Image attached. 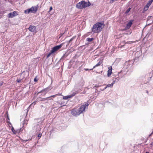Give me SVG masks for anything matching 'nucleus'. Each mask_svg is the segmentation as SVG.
I'll use <instances>...</instances> for the list:
<instances>
[{"mask_svg":"<svg viewBox=\"0 0 153 153\" xmlns=\"http://www.w3.org/2000/svg\"><path fill=\"white\" fill-rule=\"evenodd\" d=\"M22 79H17L16 80V81L17 82L20 83V82H22Z\"/></svg>","mask_w":153,"mask_h":153,"instance_id":"nucleus-20","label":"nucleus"},{"mask_svg":"<svg viewBox=\"0 0 153 153\" xmlns=\"http://www.w3.org/2000/svg\"><path fill=\"white\" fill-rule=\"evenodd\" d=\"M3 84V82H0V87Z\"/></svg>","mask_w":153,"mask_h":153,"instance_id":"nucleus-34","label":"nucleus"},{"mask_svg":"<svg viewBox=\"0 0 153 153\" xmlns=\"http://www.w3.org/2000/svg\"><path fill=\"white\" fill-rule=\"evenodd\" d=\"M148 9V8L146 7V6H145L144 8V10L145 11H146Z\"/></svg>","mask_w":153,"mask_h":153,"instance_id":"nucleus-26","label":"nucleus"},{"mask_svg":"<svg viewBox=\"0 0 153 153\" xmlns=\"http://www.w3.org/2000/svg\"><path fill=\"white\" fill-rule=\"evenodd\" d=\"M145 153H149V152H147Z\"/></svg>","mask_w":153,"mask_h":153,"instance_id":"nucleus-47","label":"nucleus"},{"mask_svg":"<svg viewBox=\"0 0 153 153\" xmlns=\"http://www.w3.org/2000/svg\"><path fill=\"white\" fill-rule=\"evenodd\" d=\"M68 54L66 53L64 54L62 57V59H63L67 56Z\"/></svg>","mask_w":153,"mask_h":153,"instance_id":"nucleus-21","label":"nucleus"},{"mask_svg":"<svg viewBox=\"0 0 153 153\" xmlns=\"http://www.w3.org/2000/svg\"><path fill=\"white\" fill-rule=\"evenodd\" d=\"M52 7H51L50 8V10H49V11H48V12H50V11L52 10Z\"/></svg>","mask_w":153,"mask_h":153,"instance_id":"nucleus-36","label":"nucleus"},{"mask_svg":"<svg viewBox=\"0 0 153 153\" xmlns=\"http://www.w3.org/2000/svg\"><path fill=\"white\" fill-rule=\"evenodd\" d=\"M115 80H113V82L111 84H108L106 85V87L107 88H112L113 86V85L115 83Z\"/></svg>","mask_w":153,"mask_h":153,"instance_id":"nucleus-15","label":"nucleus"},{"mask_svg":"<svg viewBox=\"0 0 153 153\" xmlns=\"http://www.w3.org/2000/svg\"><path fill=\"white\" fill-rule=\"evenodd\" d=\"M38 79H36V78H35L34 79V82H36L37 81Z\"/></svg>","mask_w":153,"mask_h":153,"instance_id":"nucleus-37","label":"nucleus"},{"mask_svg":"<svg viewBox=\"0 0 153 153\" xmlns=\"http://www.w3.org/2000/svg\"><path fill=\"white\" fill-rule=\"evenodd\" d=\"M74 37H72V38H71L69 40V42H71L74 39Z\"/></svg>","mask_w":153,"mask_h":153,"instance_id":"nucleus-31","label":"nucleus"},{"mask_svg":"<svg viewBox=\"0 0 153 153\" xmlns=\"http://www.w3.org/2000/svg\"><path fill=\"white\" fill-rule=\"evenodd\" d=\"M102 89H100V90H101V91H102Z\"/></svg>","mask_w":153,"mask_h":153,"instance_id":"nucleus-49","label":"nucleus"},{"mask_svg":"<svg viewBox=\"0 0 153 153\" xmlns=\"http://www.w3.org/2000/svg\"><path fill=\"white\" fill-rule=\"evenodd\" d=\"M131 8H128L127 10L126 11V13H128L130 11V9H131Z\"/></svg>","mask_w":153,"mask_h":153,"instance_id":"nucleus-25","label":"nucleus"},{"mask_svg":"<svg viewBox=\"0 0 153 153\" xmlns=\"http://www.w3.org/2000/svg\"><path fill=\"white\" fill-rule=\"evenodd\" d=\"M27 120H25L22 123V125L24 126L27 125Z\"/></svg>","mask_w":153,"mask_h":153,"instance_id":"nucleus-17","label":"nucleus"},{"mask_svg":"<svg viewBox=\"0 0 153 153\" xmlns=\"http://www.w3.org/2000/svg\"><path fill=\"white\" fill-rule=\"evenodd\" d=\"M93 40V38H88L86 39V40L89 42H91Z\"/></svg>","mask_w":153,"mask_h":153,"instance_id":"nucleus-18","label":"nucleus"},{"mask_svg":"<svg viewBox=\"0 0 153 153\" xmlns=\"http://www.w3.org/2000/svg\"><path fill=\"white\" fill-rule=\"evenodd\" d=\"M89 105V103L88 102H87L84 103L82 105H81L79 107L78 111L79 113L81 114L82 113L85 111V110L88 108V106Z\"/></svg>","mask_w":153,"mask_h":153,"instance_id":"nucleus-3","label":"nucleus"},{"mask_svg":"<svg viewBox=\"0 0 153 153\" xmlns=\"http://www.w3.org/2000/svg\"><path fill=\"white\" fill-rule=\"evenodd\" d=\"M62 44L56 46L53 48H52L51 51L52 52V53H54L56 52L62 46Z\"/></svg>","mask_w":153,"mask_h":153,"instance_id":"nucleus-7","label":"nucleus"},{"mask_svg":"<svg viewBox=\"0 0 153 153\" xmlns=\"http://www.w3.org/2000/svg\"><path fill=\"white\" fill-rule=\"evenodd\" d=\"M52 88L51 86H49L48 87L40 91L37 94L39 95L41 93V95L42 96H45V94L47 93L49 91H50Z\"/></svg>","mask_w":153,"mask_h":153,"instance_id":"nucleus-5","label":"nucleus"},{"mask_svg":"<svg viewBox=\"0 0 153 153\" xmlns=\"http://www.w3.org/2000/svg\"><path fill=\"white\" fill-rule=\"evenodd\" d=\"M115 79L117 80V81L119 80V78L118 77H117L116 78H115Z\"/></svg>","mask_w":153,"mask_h":153,"instance_id":"nucleus-40","label":"nucleus"},{"mask_svg":"<svg viewBox=\"0 0 153 153\" xmlns=\"http://www.w3.org/2000/svg\"><path fill=\"white\" fill-rule=\"evenodd\" d=\"M149 87V90H151L153 88V87H152V86H151V87H150V88Z\"/></svg>","mask_w":153,"mask_h":153,"instance_id":"nucleus-43","label":"nucleus"},{"mask_svg":"<svg viewBox=\"0 0 153 153\" xmlns=\"http://www.w3.org/2000/svg\"><path fill=\"white\" fill-rule=\"evenodd\" d=\"M11 130L12 131H13V133L15 134H16V131L15 130L14 128H13V127H12V128H11Z\"/></svg>","mask_w":153,"mask_h":153,"instance_id":"nucleus-23","label":"nucleus"},{"mask_svg":"<svg viewBox=\"0 0 153 153\" xmlns=\"http://www.w3.org/2000/svg\"><path fill=\"white\" fill-rule=\"evenodd\" d=\"M84 70H85V71H88V70H90V69H88V68H84Z\"/></svg>","mask_w":153,"mask_h":153,"instance_id":"nucleus-38","label":"nucleus"},{"mask_svg":"<svg viewBox=\"0 0 153 153\" xmlns=\"http://www.w3.org/2000/svg\"><path fill=\"white\" fill-rule=\"evenodd\" d=\"M52 54H53V53H52V52L51 51L48 54L47 56V58H48Z\"/></svg>","mask_w":153,"mask_h":153,"instance_id":"nucleus-22","label":"nucleus"},{"mask_svg":"<svg viewBox=\"0 0 153 153\" xmlns=\"http://www.w3.org/2000/svg\"><path fill=\"white\" fill-rule=\"evenodd\" d=\"M153 134V131L149 135V137H150Z\"/></svg>","mask_w":153,"mask_h":153,"instance_id":"nucleus-41","label":"nucleus"},{"mask_svg":"<svg viewBox=\"0 0 153 153\" xmlns=\"http://www.w3.org/2000/svg\"><path fill=\"white\" fill-rule=\"evenodd\" d=\"M28 29L30 31L33 32H36V27L34 26L30 25L28 28Z\"/></svg>","mask_w":153,"mask_h":153,"instance_id":"nucleus-10","label":"nucleus"},{"mask_svg":"<svg viewBox=\"0 0 153 153\" xmlns=\"http://www.w3.org/2000/svg\"><path fill=\"white\" fill-rule=\"evenodd\" d=\"M101 85H95V86L94 87H94L98 88Z\"/></svg>","mask_w":153,"mask_h":153,"instance_id":"nucleus-28","label":"nucleus"},{"mask_svg":"<svg viewBox=\"0 0 153 153\" xmlns=\"http://www.w3.org/2000/svg\"><path fill=\"white\" fill-rule=\"evenodd\" d=\"M146 93H147V94H148V92H149V91H148V90H146Z\"/></svg>","mask_w":153,"mask_h":153,"instance_id":"nucleus-45","label":"nucleus"},{"mask_svg":"<svg viewBox=\"0 0 153 153\" xmlns=\"http://www.w3.org/2000/svg\"><path fill=\"white\" fill-rule=\"evenodd\" d=\"M71 97V96L70 95L69 96H64L63 97V99L64 100H67L68 98H70Z\"/></svg>","mask_w":153,"mask_h":153,"instance_id":"nucleus-16","label":"nucleus"},{"mask_svg":"<svg viewBox=\"0 0 153 153\" xmlns=\"http://www.w3.org/2000/svg\"><path fill=\"white\" fill-rule=\"evenodd\" d=\"M122 71H120V72H119L118 73V75H119V74H120V73H122Z\"/></svg>","mask_w":153,"mask_h":153,"instance_id":"nucleus-44","label":"nucleus"},{"mask_svg":"<svg viewBox=\"0 0 153 153\" xmlns=\"http://www.w3.org/2000/svg\"><path fill=\"white\" fill-rule=\"evenodd\" d=\"M58 94H56V95H53V96H52L50 97H48V98H50V97H56V95H58Z\"/></svg>","mask_w":153,"mask_h":153,"instance_id":"nucleus-30","label":"nucleus"},{"mask_svg":"<svg viewBox=\"0 0 153 153\" xmlns=\"http://www.w3.org/2000/svg\"><path fill=\"white\" fill-rule=\"evenodd\" d=\"M36 104V102H34L33 103H32L30 105V106H31L32 105H33V104H34V105H35Z\"/></svg>","mask_w":153,"mask_h":153,"instance_id":"nucleus-39","label":"nucleus"},{"mask_svg":"<svg viewBox=\"0 0 153 153\" xmlns=\"http://www.w3.org/2000/svg\"><path fill=\"white\" fill-rule=\"evenodd\" d=\"M116 0H110V3H112Z\"/></svg>","mask_w":153,"mask_h":153,"instance_id":"nucleus-27","label":"nucleus"},{"mask_svg":"<svg viewBox=\"0 0 153 153\" xmlns=\"http://www.w3.org/2000/svg\"><path fill=\"white\" fill-rule=\"evenodd\" d=\"M100 65V62H99L95 66H94L93 68L92 69H90V70H92L94 68H95L96 67H97Z\"/></svg>","mask_w":153,"mask_h":153,"instance_id":"nucleus-19","label":"nucleus"},{"mask_svg":"<svg viewBox=\"0 0 153 153\" xmlns=\"http://www.w3.org/2000/svg\"><path fill=\"white\" fill-rule=\"evenodd\" d=\"M91 4L89 2H86L84 1H82L78 3L76 5V7L77 8L82 9L88 7Z\"/></svg>","mask_w":153,"mask_h":153,"instance_id":"nucleus-2","label":"nucleus"},{"mask_svg":"<svg viewBox=\"0 0 153 153\" xmlns=\"http://www.w3.org/2000/svg\"><path fill=\"white\" fill-rule=\"evenodd\" d=\"M75 92H73L71 95H70V96H71V97L74 96L76 94L78 93L79 92L81 91V89H79V90L78 89H76V88H75Z\"/></svg>","mask_w":153,"mask_h":153,"instance_id":"nucleus-12","label":"nucleus"},{"mask_svg":"<svg viewBox=\"0 0 153 153\" xmlns=\"http://www.w3.org/2000/svg\"><path fill=\"white\" fill-rule=\"evenodd\" d=\"M97 89H96V91H97Z\"/></svg>","mask_w":153,"mask_h":153,"instance_id":"nucleus-48","label":"nucleus"},{"mask_svg":"<svg viewBox=\"0 0 153 153\" xmlns=\"http://www.w3.org/2000/svg\"><path fill=\"white\" fill-rule=\"evenodd\" d=\"M153 1V0H150L149 1V3L151 4Z\"/></svg>","mask_w":153,"mask_h":153,"instance_id":"nucleus-33","label":"nucleus"},{"mask_svg":"<svg viewBox=\"0 0 153 153\" xmlns=\"http://www.w3.org/2000/svg\"><path fill=\"white\" fill-rule=\"evenodd\" d=\"M42 136V134H39L38 135V137H40Z\"/></svg>","mask_w":153,"mask_h":153,"instance_id":"nucleus-35","label":"nucleus"},{"mask_svg":"<svg viewBox=\"0 0 153 153\" xmlns=\"http://www.w3.org/2000/svg\"><path fill=\"white\" fill-rule=\"evenodd\" d=\"M130 42V43H132L133 42Z\"/></svg>","mask_w":153,"mask_h":153,"instance_id":"nucleus-46","label":"nucleus"},{"mask_svg":"<svg viewBox=\"0 0 153 153\" xmlns=\"http://www.w3.org/2000/svg\"><path fill=\"white\" fill-rule=\"evenodd\" d=\"M132 22L133 21L132 20L130 21L129 22L126 24V29H128L130 28L132 24Z\"/></svg>","mask_w":153,"mask_h":153,"instance_id":"nucleus-13","label":"nucleus"},{"mask_svg":"<svg viewBox=\"0 0 153 153\" xmlns=\"http://www.w3.org/2000/svg\"><path fill=\"white\" fill-rule=\"evenodd\" d=\"M18 15L17 12L14 11L13 12L10 13L8 14L7 16L8 18H13Z\"/></svg>","mask_w":153,"mask_h":153,"instance_id":"nucleus-11","label":"nucleus"},{"mask_svg":"<svg viewBox=\"0 0 153 153\" xmlns=\"http://www.w3.org/2000/svg\"><path fill=\"white\" fill-rule=\"evenodd\" d=\"M150 4H150L148 3L146 4V6L148 7V8H149V7L150 6Z\"/></svg>","mask_w":153,"mask_h":153,"instance_id":"nucleus-29","label":"nucleus"},{"mask_svg":"<svg viewBox=\"0 0 153 153\" xmlns=\"http://www.w3.org/2000/svg\"><path fill=\"white\" fill-rule=\"evenodd\" d=\"M71 113L75 117H77L80 114L78 110L75 108L72 109L71 110Z\"/></svg>","mask_w":153,"mask_h":153,"instance_id":"nucleus-8","label":"nucleus"},{"mask_svg":"<svg viewBox=\"0 0 153 153\" xmlns=\"http://www.w3.org/2000/svg\"><path fill=\"white\" fill-rule=\"evenodd\" d=\"M103 23L98 22L94 24L91 28L92 32L95 33H98L100 32L104 27Z\"/></svg>","mask_w":153,"mask_h":153,"instance_id":"nucleus-1","label":"nucleus"},{"mask_svg":"<svg viewBox=\"0 0 153 153\" xmlns=\"http://www.w3.org/2000/svg\"><path fill=\"white\" fill-rule=\"evenodd\" d=\"M10 120V119H9V118L8 117V116H7V122L8 123H9L10 124V125H11V123H10L8 121H9Z\"/></svg>","mask_w":153,"mask_h":153,"instance_id":"nucleus-24","label":"nucleus"},{"mask_svg":"<svg viewBox=\"0 0 153 153\" xmlns=\"http://www.w3.org/2000/svg\"><path fill=\"white\" fill-rule=\"evenodd\" d=\"M112 68L110 66L108 67V71L107 76L109 77L112 73Z\"/></svg>","mask_w":153,"mask_h":153,"instance_id":"nucleus-14","label":"nucleus"},{"mask_svg":"<svg viewBox=\"0 0 153 153\" xmlns=\"http://www.w3.org/2000/svg\"><path fill=\"white\" fill-rule=\"evenodd\" d=\"M84 85V80L82 79L81 80L79 83L76 84L75 86V88H76V89L79 90L81 89V87H82Z\"/></svg>","mask_w":153,"mask_h":153,"instance_id":"nucleus-6","label":"nucleus"},{"mask_svg":"<svg viewBox=\"0 0 153 153\" xmlns=\"http://www.w3.org/2000/svg\"><path fill=\"white\" fill-rule=\"evenodd\" d=\"M28 140H26L25 142H26V141H27Z\"/></svg>","mask_w":153,"mask_h":153,"instance_id":"nucleus-51","label":"nucleus"},{"mask_svg":"<svg viewBox=\"0 0 153 153\" xmlns=\"http://www.w3.org/2000/svg\"><path fill=\"white\" fill-rule=\"evenodd\" d=\"M38 7V5L34 7L33 6L30 8L25 10V14H28L30 13H35L37 10Z\"/></svg>","mask_w":153,"mask_h":153,"instance_id":"nucleus-4","label":"nucleus"},{"mask_svg":"<svg viewBox=\"0 0 153 153\" xmlns=\"http://www.w3.org/2000/svg\"><path fill=\"white\" fill-rule=\"evenodd\" d=\"M126 73L124 74V75H126Z\"/></svg>","mask_w":153,"mask_h":153,"instance_id":"nucleus-50","label":"nucleus"},{"mask_svg":"<svg viewBox=\"0 0 153 153\" xmlns=\"http://www.w3.org/2000/svg\"><path fill=\"white\" fill-rule=\"evenodd\" d=\"M107 87H106V86L103 89H102V91H103L105 89H106V88H107Z\"/></svg>","mask_w":153,"mask_h":153,"instance_id":"nucleus-42","label":"nucleus"},{"mask_svg":"<svg viewBox=\"0 0 153 153\" xmlns=\"http://www.w3.org/2000/svg\"><path fill=\"white\" fill-rule=\"evenodd\" d=\"M42 127L41 123L39 122L34 126V128L35 129L36 131H39Z\"/></svg>","mask_w":153,"mask_h":153,"instance_id":"nucleus-9","label":"nucleus"},{"mask_svg":"<svg viewBox=\"0 0 153 153\" xmlns=\"http://www.w3.org/2000/svg\"><path fill=\"white\" fill-rule=\"evenodd\" d=\"M74 37H72V38H71L69 40V42H71L74 39Z\"/></svg>","mask_w":153,"mask_h":153,"instance_id":"nucleus-32","label":"nucleus"}]
</instances>
